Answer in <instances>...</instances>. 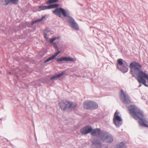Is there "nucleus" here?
Wrapping results in <instances>:
<instances>
[{
  "instance_id": "nucleus-14",
  "label": "nucleus",
  "mask_w": 148,
  "mask_h": 148,
  "mask_svg": "<svg viewBox=\"0 0 148 148\" xmlns=\"http://www.w3.org/2000/svg\"><path fill=\"white\" fill-rule=\"evenodd\" d=\"M91 129L90 133L92 136H99L101 131V129L96 128L93 129L92 127Z\"/></svg>"
},
{
  "instance_id": "nucleus-26",
  "label": "nucleus",
  "mask_w": 148,
  "mask_h": 148,
  "mask_svg": "<svg viewBox=\"0 0 148 148\" xmlns=\"http://www.w3.org/2000/svg\"><path fill=\"white\" fill-rule=\"evenodd\" d=\"M43 33L44 35V37L46 39H48V37L47 36V34L45 32H43Z\"/></svg>"
},
{
  "instance_id": "nucleus-33",
  "label": "nucleus",
  "mask_w": 148,
  "mask_h": 148,
  "mask_svg": "<svg viewBox=\"0 0 148 148\" xmlns=\"http://www.w3.org/2000/svg\"><path fill=\"white\" fill-rule=\"evenodd\" d=\"M8 73V74H9V75H11L12 74V73H11V72H10V71L8 72V73Z\"/></svg>"
},
{
  "instance_id": "nucleus-36",
  "label": "nucleus",
  "mask_w": 148,
  "mask_h": 148,
  "mask_svg": "<svg viewBox=\"0 0 148 148\" xmlns=\"http://www.w3.org/2000/svg\"><path fill=\"white\" fill-rule=\"evenodd\" d=\"M7 141H9L8 140V139H7Z\"/></svg>"
},
{
  "instance_id": "nucleus-19",
  "label": "nucleus",
  "mask_w": 148,
  "mask_h": 148,
  "mask_svg": "<svg viewBox=\"0 0 148 148\" xmlns=\"http://www.w3.org/2000/svg\"><path fill=\"white\" fill-rule=\"evenodd\" d=\"M38 8L40 9V10H38L39 11H40L41 10L50 9L49 5L48 6L40 5L38 6Z\"/></svg>"
},
{
  "instance_id": "nucleus-34",
  "label": "nucleus",
  "mask_w": 148,
  "mask_h": 148,
  "mask_svg": "<svg viewBox=\"0 0 148 148\" xmlns=\"http://www.w3.org/2000/svg\"><path fill=\"white\" fill-rule=\"evenodd\" d=\"M75 105H74V106H72V107L71 108H73V107H75Z\"/></svg>"
},
{
  "instance_id": "nucleus-13",
  "label": "nucleus",
  "mask_w": 148,
  "mask_h": 148,
  "mask_svg": "<svg viewBox=\"0 0 148 148\" xmlns=\"http://www.w3.org/2000/svg\"><path fill=\"white\" fill-rule=\"evenodd\" d=\"M60 38V37L59 36L54 37L50 39L49 40L50 43L52 44L53 48L56 51H58V47L56 42H54V41H55L56 39H58Z\"/></svg>"
},
{
  "instance_id": "nucleus-15",
  "label": "nucleus",
  "mask_w": 148,
  "mask_h": 148,
  "mask_svg": "<svg viewBox=\"0 0 148 148\" xmlns=\"http://www.w3.org/2000/svg\"><path fill=\"white\" fill-rule=\"evenodd\" d=\"M109 134L107 133L106 132L103 131H101L99 136L101 140L103 142H104L106 140V137Z\"/></svg>"
},
{
  "instance_id": "nucleus-5",
  "label": "nucleus",
  "mask_w": 148,
  "mask_h": 148,
  "mask_svg": "<svg viewBox=\"0 0 148 148\" xmlns=\"http://www.w3.org/2000/svg\"><path fill=\"white\" fill-rule=\"evenodd\" d=\"M120 98L123 103L125 104L128 105L131 103L130 97L127 93L124 92L123 89L121 90Z\"/></svg>"
},
{
  "instance_id": "nucleus-2",
  "label": "nucleus",
  "mask_w": 148,
  "mask_h": 148,
  "mask_svg": "<svg viewBox=\"0 0 148 148\" xmlns=\"http://www.w3.org/2000/svg\"><path fill=\"white\" fill-rule=\"evenodd\" d=\"M53 13L56 15L61 17V14L64 17L69 18L68 21L71 27L76 30H78L79 27L77 24L74 19L71 16H70V12L68 10H65L62 8H57L53 11Z\"/></svg>"
},
{
  "instance_id": "nucleus-12",
  "label": "nucleus",
  "mask_w": 148,
  "mask_h": 148,
  "mask_svg": "<svg viewBox=\"0 0 148 148\" xmlns=\"http://www.w3.org/2000/svg\"><path fill=\"white\" fill-rule=\"evenodd\" d=\"M92 127L90 125L85 126L80 130V133L83 135L87 134L90 133Z\"/></svg>"
},
{
  "instance_id": "nucleus-32",
  "label": "nucleus",
  "mask_w": 148,
  "mask_h": 148,
  "mask_svg": "<svg viewBox=\"0 0 148 148\" xmlns=\"http://www.w3.org/2000/svg\"><path fill=\"white\" fill-rule=\"evenodd\" d=\"M36 21H37V22H40V21H40V19H37V20H36Z\"/></svg>"
},
{
  "instance_id": "nucleus-10",
  "label": "nucleus",
  "mask_w": 148,
  "mask_h": 148,
  "mask_svg": "<svg viewBox=\"0 0 148 148\" xmlns=\"http://www.w3.org/2000/svg\"><path fill=\"white\" fill-rule=\"evenodd\" d=\"M75 61V59L71 57L62 56L60 58L56 59V61L58 64L63 63L68 61L74 62Z\"/></svg>"
},
{
  "instance_id": "nucleus-20",
  "label": "nucleus",
  "mask_w": 148,
  "mask_h": 148,
  "mask_svg": "<svg viewBox=\"0 0 148 148\" xmlns=\"http://www.w3.org/2000/svg\"><path fill=\"white\" fill-rule=\"evenodd\" d=\"M59 4L55 3L54 4H51L49 5V9H53L56 8L59 6Z\"/></svg>"
},
{
  "instance_id": "nucleus-27",
  "label": "nucleus",
  "mask_w": 148,
  "mask_h": 148,
  "mask_svg": "<svg viewBox=\"0 0 148 148\" xmlns=\"http://www.w3.org/2000/svg\"><path fill=\"white\" fill-rule=\"evenodd\" d=\"M47 16V15H44V16H42V17H41V18H40V21H42Z\"/></svg>"
},
{
  "instance_id": "nucleus-25",
  "label": "nucleus",
  "mask_w": 148,
  "mask_h": 148,
  "mask_svg": "<svg viewBox=\"0 0 148 148\" xmlns=\"http://www.w3.org/2000/svg\"><path fill=\"white\" fill-rule=\"evenodd\" d=\"M57 52L55 53L53 56L55 58H56V57L61 52V51L60 50L59 51V50L58 51H57Z\"/></svg>"
},
{
  "instance_id": "nucleus-28",
  "label": "nucleus",
  "mask_w": 148,
  "mask_h": 148,
  "mask_svg": "<svg viewBox=\"0 0 148 148\" xmlns=\"http://www.w3.org/2000/svg\"><path fill=\"white\" fill-rule=\"evenodd\" d=\"M37 21L36 20H34L33 21L32 23H31V25H33L34 24H35V23H37Z\"/></svg>"
},
{
  "instance_id": "nucleus-18",
  "label": "nucleus",
  "mask_w": 148,
  "mask_h": 148,
  "mask_svg": "<svg viewBox=\"0 0 148 148\" xmlns=\"http://www.w3.org/2000/svg\"><path fill=\"white\" fill-rule=\"evenodd\" d=\"M126 146L124 141L117 144L114 148H126Z\"/></svg>"
},
{
  "instance_id": "nucleus-21",
  "label": "nucleus",
  "mask_w": 148,
  "mask_h": 148,
  "mask_svg": "<svg viewBox=\"0 0 148 148\" xmlns=\"http://www.w3.org/2000/svg\"><path fill=\"white\" fill-rule=\"evenodd\" d=\"M59 0H48L46 2L47 4H49L53 3H55L58 2Z\"/></svg>"
},
{
  "instance_id": "nucleus-30",
  "label": "nucleus",
  "mask_w": 148,
  "mask_h": 148,
  "mask_svg": "<svg viewBox=\"0 0 148 148\" xmlns=\"http://www.w3.org/2000/svg\"><path fill=\"white\" fill-rule=\"evenodd\" d=\"M49 61H50L49 60V58H47V59H46L44 61V63H45Z\"/></svg>"
},
{
  "instance_id": "nucleus-23",
  "label": "nucleus",
  "mask_w": 148,
  "mask_h": 148,
  "mask_svg": "<svg viewBox=\"0 0 148 148\" xmlns=\"http://www.w3.org/2000/svg\"><path fill=\"white\" fill-rule=\"evenodd\" d=\"M57 52L55 53L53 56L55 58H56V57L61 52V51L60 50L59 51V50L58 51H57Z\"/></svg>"
},
{
  "instance_id": "nucleus-37",
  "label": "nucleus",
  "mask_w": 148,
  "mask_h": 148,
  "mask_svg": "<svg viewBox=\"0 0 148 148\" xmlns=\"http://www.w3.org/2000/svg\"><path fill=\"white\" fill-rule=\"evenodd\" d=\"M48 32H50V31H47Z\"/></svg>"
},
{
  "instance_id": "nucleus-11",
  "label": "nucleus",
  "mask_w": 148,
  "mask_h": 148,
  "mask_svg": "<svg viewBox=\"0 0 148 148\" xmlns=\"http://www.w3.org/2000/svg\"><path fill=\"white\" fill-rule=\"evenodd\" d=\"M92 143L93 145L91 148H102V143L100 139L95 138L92 141Z\"/></svg>"
},
{
  "instance_id": "nucleus-3",
  "label": "nucleus",
  "mask_w": 148,
  "mask_h": 148,
  "mask_svg": "<svg viewBox=\"0 0 148 148\" xmlns=\"http://www.w3.org/2000/svg\"><path fill=\"white\" fill-rule=\"evenodd\" d=\"M117 68L123 73H125L128 71L129 65L125 61L119 58L117 60Z\"/></svg>"
},
{
  "instance_id": "nucleus-31",
  "label": "nucleus",
  "mask_w": 148,
  "mask_h": 148,
  "mask_svg": "<svg viewBox=\"0 0 148 148\" xmlns=\"http://www.w3.org/2000/svg\"><path fill=\"white\" fill-rule=\"evenodd\" d=\"M6 119V118H2L0 119V120H5Z\"/></svg>"
},
{
  "instance_id": "nucleus-9",
  "label": "nucleus",
  "mask_w": 148,
  "mask_h": 148,
  "mask_svg": "<svg viewBox=\"0 0 148 148\" xmlns=\"http://www.w3.org/2000/svg\"><path fill=\"white\" fill-rule=\"evenodd\" d=\"M119 114L117 110H116L113 119V123L117 127H119L122 124V119L119 115Z\"/></svg>"
},
{
  "instance_id": "nucleus-29",
  "label": "nucleus",
  "mask_w": 148,
  "mask_h": 148,
  "mask_svg": "<svg viewBox=\"0 0 148 148\" xmlns=\"http://www.w3.org/2000/svg\"><path fill=\"white\" fill-rule=\"evenodd\" d=\"M48 58H49V60L50 61H51L55 58L53 56H52L51 57H49Z\"/></svg>"
},
{
  "instance_id": "nucleus-16",
  "label": "nucleus",
  "mask_w": 148,
  "mask_h": 148,
  "mask_svg": "<svg viewBox=\"0 0 148 148\" xmlns=\"http://www.w3.org/2000/svg\"><path fill=\"white\" fill-rule=\"evenodd\" d=\"M113 139L112 136L110 134H109L106 137V140L104 142L108 143H111L113 141Z\"/></svg>"
},
{
  "instance_id": "nucleus-8",
  "label": "nucleus",
  "mask_w": 148,
  "mask_h": 148,
  "mask_svg": "<svg viewBox=\"0 0 148 148\" xmlns=\"http://www.w3.org/2000/svg\"><path fill=\"white\" fill-rule=\"evenodd\" d=\"M84 107L85 109L87 110H94L97 109L98 107L97 103L91 101H85L84 103Z\"/></svg>"
},
{
  "instance_id": "nucleus-22",
  "label": "nucleus",
  "mask_w": 148,
  "mask_h": 148,
  "mask_svg": "<svg viewBox=\"0 0 148 148\" xmlns=\"http://www.w3.org/2000/svg\"><path fill=\"white\" fill-rule=\"evenodd\" d=\"M57 52L55 53L53 56L55 58H56V57L61 52V51L60 50L59 51V50L58 51H57Z\"/></svg>"
},
{
  "instance_id": "nucleus-1",
  "label": "nucleus",
  "mask_w": 148,
  "mask_h": 148,
  "mask_svg": "<svg viewBox=\"0 0 148 148\" xmlns=\"http://www.w3.org/2000/svg\"><path fill=\"white\" fill-rule=\"evenodd\" d=\"M129 67L130 73L132 75V77H135L136 76L135 79L139 84H142L148 87V85L146 84V77L147 74L142 70V65L137 62L134 61L130 64Z\"/></svg>"
},
{
  "instance_id": "nucleus-4",
  "label": "nucleus",
  "mask_w": 148,
  "mask_h": 148,
  "mask_svg": "<svg viewBox=\"0 0 148 148\" xmlns=\"http://www.w3.org/2000/svg\"><path fill=\"white\" fill-rule=\"evenodd\" d=\"M130 114L135 119L143 112L134 105H131L127 108Z\"/></svg>"
},
{
  "instance_id": "nucleus-35",
  "label": "nucleus",
  "mask_w": 148,
  "mask_h": 148,
  "mask_svg": "<svg viewBox=\"0 0 148 148\" xmlns=\"http://www.w3.org/2000/svg\"><path fill=\"white\" fill-rule=\"evenodd\" d=\"M141 86V85H139V87H140V86Z\"/></svg>"
},
{
  "instance_id": "nucleus-7",
  "label": "nucleus",
  "mask_w": 148,
  "mask_h": 148,
  "mask_svg": "<svg viewBox=\"0 0 148 148\" xmlns=\"http://www.w3.org/2000/svg\"><path fill=\"white\" fill-rule=\"evenodd\" d=\"M143 112L135 119L138 120V123L140 126L145 127H148V119L144 117Z\"/></svg>"
},
{
  "instance_id": "nucleus-17",
  "label": "nucleus",
  "mask_w": 148,
  "mask_h": 148,
  "mask_svg": "<svg viewBox=\"0 0 148 148\" xmlns=\"http://www.w3.org/2000/svg\"><path fill=\"white\" fill-rule=\"evenodd\" d=\"M64 72H62L60 73L53 75L50 78V80H52L53 79H56L58 78L61 77L64 75Z\"/></svg>"
},
{
  "instance_id": "nucleus-24",
  "label": "nucleus",
  "mask_w": 148,
  "mask_h": 148,
  "mask_svg": "<svg viewBox=\"0 0 148 148\" xmlns=\"http://www.w3.org/2000/svg\"><path fill=\"white\" fill-rule=\"evenodd\" d=\"M57 52L55 53L53 56L55 58H56V57L61 52V51L60 50L59 51V50L58 51H57Z\"/></svg>"
},
{
  "instance_id": "nucleus-38",
  "label": "nucleus",
  "mask_w": 148,
  "mask_h": 148,
  "mask_svg": "<svg viewBox=\"0 0 148 148\" xmlns=\"http://www.w3.org/2000/svg\"><path fill=\"white\" fill-rule=\"evenodd\" d=\"M46 30H47V29H46Z\"/></svg>"
},
{
  "instance_id": "nucleus-6",
  "label": "nucleus",
  "mask_w": 148,
  "mask_h": 148,
  "mask_svg": "<svg viewBox=\"0 0 148 148\" xmlns=\"http://www.w3.org/2000/svg\"><path fill=\"white\" fill-rule=\"evenodd\" d=\"M60 108L63 111L69 110L73 105V102H71L65 100H62L58 103Z\"/></svg>"
}]
</instances>
